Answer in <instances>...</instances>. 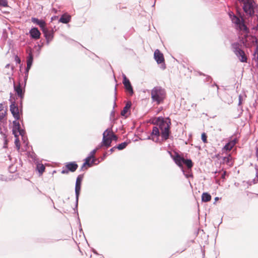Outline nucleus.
Returning <instances> with one entry per match:
<instances>
[{"instance_id": "nucleus-1", "label": "nucleus", "mask_w": 258, "mask_h": 258, "mask_svg": "<svg viewBox=\"0 0 258 258\" xmlns=\"http://www.w3.org/2000/svg\"><path fill=\"white\" fill-rule=\"evenodd\" d=\"M228 15L239 34L243 35L238 37L239 42L245 47H250L254 45L256 47L258 46V40L256 36L250 34V29L241 14H240L239 16H237L230 11L228 13Z\"/></svg>"}, {"instance_id": "nucleus-2", "label": "nucleus", "mask_w": 258, "mask_h": 258, "mask_svg": "<svg viewBox=\"0 0 258 258\" xmlns=\"http://www.w3.org/2000/svg\"><path fill=\"white\" fill-rule=\"evenodd\" d=\"M240 3H243L242 9L246 16L252 17L255 13L258 12V6L251 0H236Z\"/></svg>"}, {"instance_id": "nucleus-3", "label": "nucleus", "mask_w": 258, "mask_h": 258, "mask_svg": "<svg viewBox=\"0 0 258 258\" xmlns=\"http://www.w3.org/2000/svg\"><path fill=\"white\" fill-rule=\"evenodd\" d=\"M151 98L157 104L161 103L165 98V90L160 86H156L153 88L151 91Z\"/></svg>"}, {"instance_id": "nucleus-4", "label": "nucleus", "mask_w": 258, "mask_h": 258, "mask_svg": "<svg viewBox=\"0 0 258 258\" xmlns=\"http://www.w3.org/2000/svg\"><path fill=\"white\" fill-rule=\"evenodd\" d=\"M11 111L12 112V115L15 119V120L13 121L12 134L15 138L14 143L17 150L19 151L21 147L20 142L19 138V135L15 133L16 131H18L19 128V122L18 120H19V117L18 115L17 112H14L13 110Z\"/></svg>"}, {"instance_id": "nucleus-5", "label": "nucleus", "mask_w": 258, "mask_h": 258, "mask_svg": "<svg viewBox=\"0 0 258 258\" xmlns=\"http://www.w3.org/2000/svg\"><path fill=\"white\" fill-rule=\"evenodd\" d=\"M238 42H234L231 44L233 51L238 58L239 61L242 62H246L247 58L244 51L240 48L241 46Z\"/></svg>"}, {"instance_id": "nucleus-6", "label": "nucleus", "mask_w": 258, "mask_h": 258, "mask_svg": "<svg viewBox=\"0 0 258 258\" xmlns=\"http://www.w3.org/2000/svg\"><path fill=\"white\" fill-rule=\"evenodd\" d=\"M26 62L27 66L25 69V75L24 77V88L26 87V85L27 81L28 78L29 72L31 69L33 62V54L31 50L28 52V55L26 57Z\"/></svg>"}, {"instance_id": "nucleus-7", "label": "nucleus", "mask_w": 258, "mask_h": 258, "mask_svg": "<svg viewBox=\"0 0 258 258\" xmlns=\"http://www.w3.org/2000/svg\"><path fill=\"white\" fill-rule=\"evenodd\" d=\"M23 100L20 99L19 101V105H18L15 102V100H12L11 99H9V101L10 102L11 104L10 106V110L12 114V112L11 110H14V112L17 113L19 117V119H20V115L23 114Z\"/></svg>"}, {"instance_id": "nucleus-8", "label": "nucleus", "mask_w": 258, "mask_h": 258, "mask_svg": "<svg viewBox=\"0 0 258 258\" xmlns=\"http://www.w3.org/2000/svg\"><path fill=\"white\" fill-rule=\"evenodd\" d=\"M122 84L124 85L125 90L130 96H132L134 94V91L133 89V86L130 81V80L126 77V75L122 73Z\"/></svg>"}, {"instance_id": "nucleus-9", "label": "nucleus", "mask_w": 258, "mask_h": 258, "mask_svg": "<svg viewBox=\"0 0 258 258\" xmlns=\"http://www.w3.org/2000/svg\"><path fill=\"white\" fill-rule=\"evenodd\" d=\"M154 58L158 64H161L160 68L162 70L166 69L164 55L159 49H157L154 51Z\"/></svg>"}, {"instance_id": "nucleus-10", "label": "nucleus", "mask_w": 258, "mask_h": 258, "mask_svg": "<svg viewBox=\"0 0 258 258\" xmlns=\"http://www.w3.org/2000/svg\"><path fill=\"white\" fill-rule=\"evenodd\" d=\"M78 168V165L75 161L66 162L65 163V169H63L61 173L62 174H68L69 172H74Z\"/></svg>"}, {"instance_id": "nucleus-11", "label": "nucleus", "mask_w": 258, "mask_h": 258, "mask_svg": "<svg viewBox=\"0 0 258 258\" xmlns=\"http://www.w3.org/2000/svg\"><path fill=\"white\" fill-rule=\"evenodd\" d=\"M112 126L110 128H107L103 133V138L102 144H104V147L107 149L111 146V140L108 137L110 132H112Z\"/></svg>"}, {"instance_id": "nucleus-12", "label": "nucleus", "mask_w": 258, "mask_h": 258, "mask_svg": "<svg viewBox=\"0 0 258 258\" xmlns=\"http://www.w3.org/2000/svg\"><path fill=\"white\" fill-rule=\"evenodd\" d=\"M13 87L16 94L18 96V97L20 98V99H21V100L23 99L24 98V94L25 92V87L24 88V83H23V87H22L20 82L17 85L16 84L15 81H14Z\"/></svg>"}, {"instance_id": "nucleus-13", "label": "nucleus", "mask_w": 258, "mask_h": 258, "mask_svg": "<svg viewBox=\"0 0 258 258\" xmlns=\"http://www.w3.org/2000/svg\"><path fill=\"white\" fill-rule=\"evenodd\" d=\"M171 123V121L168 122V124L166 125V127L161 130L160 136L161 137L162 142H164L169 138V136L171 134L170 126Z\"/></svg>"}, {"instance_id": "nucleus-14", "label": "nucleus", "mask_w": 258, "mask_h": 258, "mask_svg": "<svg viewBox=\"0 0 258 258\" xmlns=\"http://www.w3.org/2000/svg\"><path fill=\"white\" fill-rule=\"evenodd\" d=\"M54 30L53 28L50 29L47 27V29L42 32L44 37L45 38L47 45H49L50 42L53 40L54 35Z\"/></svg>"}, {"instance_id": "nucleus-15", "label": "nucleus", "mask_w": 258, "mask_h": 258, "mask_svg": "<svg viewBox=\"0 0 258 258\" xmlns=\"http://www.w3.org/2000/svg\"><path fill=\"white\" fill-rule=\"evenodd\" d=\"M29 34L31 39L37 40L40 38L41 33L38 28L32 27L29 31Z\"/></svg>"}, {"instance_id": "nucleus-16", "label": "nucleus", "mask_w": 258, "mask_h": 258, "mask_svg": "<svg viewBox=\"0 0 258 258\" xmlns=\"http://www.w3.org/2000/svg\"><path fill=\"white\" fill-rule=\"evenodd\" d=\"M83 177H84V174H82L79 175L76 178L75 187V195H80L82 182Z\"/></svg>"}, {"instance_id": "nucleus-17", "label": "nucleus", "mask_w": 258, "mask_h": 258, "mask_svg": "<svg viewBox=\"0 0 258 258\" xmlns=\"http://www.w3.org/2000/svg\"><path fill=\"white\" fill-rule=\"evenodd\" d=\"M157 120L159 121L157 124V126L160 130L166 127V125L168 124V122L171 121L169 117H167L165 118L161 116L157 117Z\"/></svg>"}, {"instance_id": "nucleus-18", "label": "nucleus", "mask_w": 258, "mask_h": 258, "mask_svg": "<svg viewBox=\"0 0 258 258\" xmlns=\"http://www.w3.org/2000/svg\"><path fill=\"white\" fill-rule=\"evenodd\" d=\"M31 21L33 23L38 25L40 28V29L41 30L42 32H43L47 29V27L46 26V22L43 19H39L37 18L32 17Z\"/></svg>"}, {"instance_id": "nucleus-19", "label": "nucleus", "mask_w": 258, "mask_h": 258, "mask_svg": "<svg viewBox=\"0 0 258 258\" xmlns=\"http://www.w3.org/2000/svg\"><path fill=\"white\" fill-rule=\"evenodd\" d=\"M237 141L238 140L236 138L232 139V137H231L228 142L224 146L222 150L224 151H231Z\"/></svg>"}, {"instance_id": "nucleus-20", "label": "nucleus", "mask_w": 258, "mask_h": 258, "mask_svg": "<svg viewBox=\"0 0 258 258\" xmlns=\"http://www.w3.org/2000/svg\"><path fill=\"white\" fill-rule=\"evenodd\" d=\"M172 159L175 164L180 167V169L183 168L182 164L184 163L185 159L178 154H176Z\"/></svg>"}, {"instance_id": "nucleus-21", "label": "nucleus", "mask_w": 258, "mask_h": 258, "mask_svg": "<svg viewBox=\"0 0 258 258\" xmlns=\"http://www.w3.org/2000/svg\"><path fill=\"white\" fill-rule=\"evenodd\" d=\"M160 135V133L159 132V128L157 126H154L153 127L152 131L151 133L150 136H148V137L146 138L147 140H152L154 141L153 138H151V136H155L157 137V140L155 141V142L157 143L158 142L159 140V137Z\"/></svg>"}, {"instance_id": "nucleus-22", "label": "nucleus", "mask_w": 258, "mask_h": 258, "mask_svg": "<svg viewBox=\"0 0 258 258\" xmlns=\"http://www.w3.org/2000/svg\"><path fill=\"white\" fill-rule=\"evenodd\" d=\"M132 106V102L131 101L127 102L124 107L123 108L122 110L121 111V115L123 116H125V117H127L128 115L130 114V108Z\"/></svg>"}, {"instance_id": "nucleus-23", "label": "nucleus", "mask_w": 258, "mask_h": 258, "mask_svg": "<svg viewBox=\"0 0 258 258\" xmlns=\"http://www.w3.org/2000/svg\"><path fill=\"white\" fill-rule=\"evenodd\" d=\"M71 15L68 13H64L60 16L59 19L58 20V22L63 24H68L71 21Z\"/></svg>"}, {"instance_id": "nucleus-24", "label": "nucleus", "mask_w": 258, "mask_h": 258, "mask_svg": "<svg viewBox=\"0 0 258 258\" xmlns=\"http://www.w3.org/2000/svg\"><path fill=\"white\" fill-rule=\"evenodd\" d=\"M35 164L36 165V170L38 172L39 176H41L45 170V166L43 164L40 163L39 161H36Z\"/></svg>"}, {"instance_id": "nucleus-25", "label": "nucleus", "mask_w": 258, "mask_h": 258, "mask_svg": "<svg viewBox=\"0 0 258 258\" xmlns=\"http://www.w3.org/2000/svg\"><path fill=\"white\" fill-rule=\"evenodd\" d=\"M96 160V159H91L87 156L85 159H84V163H87L86 165L87 167H91L93 166V164H97L99 163V161H98L97 163L95 164V162Z\"/></svg>"}, {"instance_id": "nucleus-26", "label": "nucleus", "mask_w": 258, "mask_h": 258, "mask_svg": "<svg viewBox=\"0 0 258 258\" xmlns=\"http://www.w3.org/2000/svg\"><path fill=\"white\" fill-rule=\"evenodd\" d=\"M202 202L206 203L210 201L212 199V197L211 195L207 192H204L202 194Z\"/></svg>"}, {"instance_id": "nucleus-27", "label": "nucleus", "mask_w": 258, "mask_h": 258, "mask_svg": "<svg viewBox=\"0 0 258 258\" xmlns=\"http://www.w3.org/2000/svg\"><path fill=\"white\" fill-rule=\"evenodd\" d=\"M130 143V140H127L115 146V148H117V149L118 150H122L124 149Z\"/></svg>"}, {"instance_id": "nucleus-28", "label": "nucleus", "mask_w": 258, "mask_h": 258, "mask_svg": "<svg viewBox=\"0 0 258 258\" xmlns=\"http://www.w3.org/2000/svg\"><path fill=\"white\" fill-rule=\"evenodd\" d=\"M253 58L252 59L254 60L255 62V67L258 69V46H257L256 47H255V49L254 51L253 54Z\"/></svg>"}, {"instance_id": "nucleus-29", "label": "nucleus", "mask_w": 258, "mask_h": 258, "mask_svg": "<svg viewBox=\"0 0 258 258\" xmlns=\"http://www.w3.org/2000/svg\"><path fill=\"white\" fill-rule=\"evenodd\" d=\"M116 91H116V85L115 87V89H114V101L113 108V110L111 111V112L110 113L111 117H114L115 115V111H114V108L115 106H116V95H117Z\"/></svg>"}, {"instance_id": "nucleus-30", "label": "nucleus", "mask_w": 258, "mask_h": 258, "mask_svg": "<svg viewBox=\"0 0 258 258\" xmlns=\"http://www.w3.org/2000/svg\"><path fill=\"white\" fill-rule=\"evenodd\" d=\"M80 195H75L76 201H75V208H73L75 213L77 214V215L78 216V203H79V199Z\"/></svg>"}, {"instance_id": "nucleus-31", "label": "nucleus", "mask_w": 258, "mask_h": 258, "mask_svg": "<svg viewBox=\"0 0 258 258\" xmlns=\"http://www.w3.org/2000/svg\"><path fill=\"white\" fill-rule=\"evenodd\" d=\"M16 133L18 134L19 136H21V138H23V136L26 135V131L24 129L21 128L20 124L19 123V128L18 131H16Z\"/></svg>"}, {"instance_id": "nucleus-32", "label": "nucleus", "mask_w": 258, "mask_h": 258, "mask_svg": "<svg viewBox=\"0 0 258 258\" xmlns=\"http://www.w3.org/2000/svg\"><path fill=\"white\" fill-rule=\"evenodd\" d=\"M184 164L190 169H191L194 166V163L190 159H185Z\"/></svg>"}, {"instance_id": "nucleus-33", "label": "nucleus", "mask_w": 258, "mask_h": 258, "mask_svg": "<svg viewBox=\"0 0 258 258\" xmlns=\"http://www.w3.org/2000/svg\"><path fill=\"white\" fill-rule=\"evenodd\" d=\"M108 137L109 138V139H111V142L113 141H114L115 142H117L118 141V138L117 136L115 134H114L112 131L110 132Z\"/></svg>"}, {"instance_id": "nucleus-34", "label": "nucleus", "mask_w": 258, "mask_h": 258, "mask_svg": "<svg viewBox=\"0 0 258 258\" xmlns=\"http://www.w3.org/2000/svg\"><path fill=\"white\" fill-rule=\"evenodd\" d=\"M183 175L185 176V177L187 178L192 177V174L190 170H188L187 171H185L184 169V168L181 169Z\"/></svg>"}, {"instance_id": "nucleus-35", "label": "nucleus", "mask_w": 258, "mask_h": 258, "mask_svg": "<svg viewBox=\"0 0 258 258\" xmlns=\"http://www.w3.org/2000/svg\"><path fill=\"white\" fill-rule=\"evenodd\" d=\"M222 159L223 162H226V163H230L232 159V158L230 155H229L228 156L223 157Z\"/></svg>"}, {"instance_id": "nucleus-36", "label": "nucleus", "mask_w": 258, "mask_h": 258, "mask_svg": "<svg viewBox=\"0 0 258 258\" xmlns=\"http://www.w3.org/2000/svg\"><path fill=\"white\" fill-rule=\"evenodd\" d=\"M7 114V110H5L4 112L2 111V109H0V121L3 122V119L6 116Z\"/></svg>"}, {"instance_id": "nucleus-37", "label": "nucleus", "mask_w": 258, "mask_h": 258, "mask_svg": "<svg viewBox=\"0 0 258 258\" xmlns=\"http://www.w3.org/2000/svg\"><path fill=\"white\" fill-rule=\"evenodd\" d=\"M8 3L7 0H0V7H8Z\"/></svg>"}, {"instance_id": "nucleus-38", "label": "nucleus", "mask_w": 258, "mask_h": 258, "mask_svg": "<svg viewBox=\"0 0 258 258\" xmlns=\"http://www.w3.org/2000/svg\"><path fill=\"white\" fill-rule=\"evenodd\" d=\"M157 119V117H153L150 119L149 122L150 123L155 125V126H157V124L159 121H158Z\"/></svg>"}, {"instance_id": "nucleus-39", "label": "nucleus", "mask_w": 258, "mask_h": 258, "mask_svg": "<svg viewBox=\"0 0 258 258\" xmlns=\"http://www.w3.org/2000/svg\"><path fill=\"white\" fill-rule=\"evenodd\" d=\"M207 136L205 133H203L201 135V139L204 143L208 142L207 141Z\"/></svg>"}, {"instance_id": "nucleus-40", "label": "nucleus", "mask_w": 258, "mask_h": 258, "mask_svg": "<svg viewBox=\"0 0 258 258\" xmlns=\"http://www.w3.org/2000/svg\"><path fill=\"white\" fill-rule=\"evenodd\" d=\"M96 151H97V149H94V150H93L92 151L90 152V153L88 155V157H89V158H91V159H95L94 156V155Z\"/></svg>"}, {"instance_id": "nucleus-41", "label": "nucleus", "mask_w": 258, "mask_h": 258, "mask_svg": "<svg viewBox=\"0 0 258 258\" xmlns=\"http://www.w3.org/2000/svg\"><path fill=\"white\" fill-rule=\"evenodd\" d=\"M30 158L33 160L34 162L35 163L36 161H39L37 158V155L35 153H33L32 155L30 156Z\"/></svg>"}, {"instance_id": "nucleus-42", "label": "nucleus", "mask_w": 258, "mask_h": 258, "mask_svg": "<svg viewBox=\"0 0 258 258\" xmlns=\"http://www.w3.org/2000/svg\"><path fill=\"white\" fill-rule=\"evenodd\" d=\"M15 61L17 64H20L21 62V60L20 57H19L17 55L15 56Z\"/></svg>"}, {"instance_id": "nucleus-43", "label": "nucleus", "mask_w": 258, "mask_h": 258, "mask_svg": "<svg viewBox=\"0 0 258 258\" xmlns=\"http://www.w3.org/2000/svg\"><path fill=\"white\" fill-rule=\"evenodd\" d=\"M255 176L256 178H254L252 181L253 184H255L258 182V170H256Z\"/></svg>"}, {"instance_id": "nucleus-44", "label": "nucleus", "mask_w": 258, "mask_h": 258, "mask_svg": "<svg viewBox=\"0 0 258 258\" xmlns=\"http://www.w3.org/2000/svg\"><path fill=\"white\" fill-rule=\"evenodd\" d=\"M22 140L24 143L26 144V145L27 146L28 144V138L26 135L23 136V138H22Z\"/></svg>"}, {"instance_id": "nucleus-45", "label": "nucleus", "mask_w": 258, "mask_h": 258, "mask_svg": "<svg viewBox=\"0 0 258 258\" xmlns=\"http://www.w3.org/2000/svg\"><path fill=\"white\" fill-rule=\"evenodd\" d=\"M242 103V97L241 95L239 96L238 97V106H240Z\"/></svg>"}, {"instance_id": "nucleus-46", "label": "nucleus", "mask_w": 258, "mask_h": 258, "mask_svg": "<svg viewBox=\"0 0 258 258\" xmlns=\"http://www.w3.org/2000/svg\"><path fill=\"white\" fill-rule=\"evenodd\" d=\"M206 81L209 82L211 83L212 81V77L210 76H206Z\"/></svg>"}, {"instance_id": "nucleus-47", "label": "nucleus", "mask_w": 258, "mask_h": 258, "mask_svg": "<svg viewBox=\"0 0 258 258\" xmlns=\"http://www.w3.org/2000/svg\"><path fill=\"white\" fill-rule=\"evenodd\" d=\"M103 146H104V144H102V142L98 145V146L95 148V149H97V151L98 150H99V149L101 148L102 147H103Z\"/></svg>"}, {"instance_id": "nucleus-48", "label": "nucleus", "mask_w": 258, "mask_h": 258, "mask_svg": "<svg viewBox=\"0 0 258 258\" xmlns=\"http://www.w3.org/2000/svg\"><path fill=\"white\" fill-rule=\"evenodd\" d=\"M0 180L6 181L7 180V178H6L3 175L0 174Z\"/></svg>"}, {"instance_id": "nucleus-49", "label": "nucleus", "mask_w": 258, "mask_h": 258, "mask_svg": "<svg viewBox=\"0 0 258 258\" xmlns=\"http://www.w3.org/2000/svg\"><path fill=\"white\" fill-rule=\"evenodd\" d=\"M226 174H227V172H226V171H224V172L222 173V175H221V178L222 179H225V176H226Z\"/></svg>"}, {"instance_id": "nucleus-50", "label": "nucleus", "mask_w": 258, "mask_h": 258, "mask_svg": "<svg viewBox=\"0 0 258 258\" xmlns=\"http://www.w3.org/2000/svg\"><path fill=\"white\" fill-rule=\"evenodd\" d=\"M107 153L106 152L104 153L103 155V156L101 157V160H104L107 157Z\"/></svg>"}, {"instance_id": "nucleus-51", "label": "nucleus", "mask_w": 258, "mask_h": 258, "mask_svg": "<svg viewBox=\"0 0 258 258\" xmlns=\"http://www.w3.org/2000/svg\"><path fill=\"white\" fill-rule=\"evenodd\" d=\"M78 217V222L79 223V226H80V231H82V228L81 227V222H80V218H79V215L77 216Z\"/></svg>"}, {"instance_id": "nucleus-52", "label": "nucleus", "mask_w": 258, "mask_h": 258, "mask_svg": "<svg viewBox=\"0 0 258 258\" xmlns=\"http://www.w3.org/2000/svg\"><path fill=\"white\" fill-rule=\"evenodd\" d=\"M117 149V148H115V146H114L113 147L111 148L110 150H109V152H110V153L111 154L112 153H113L114 150Z\"/></svg>"}, {"instance_id": "nucleus-53", "label": "nucleus", "mask_w": 258, "mask_h": 258, "mask_svg": "<svg viewBox=\"0 0 258 258\" xmlns=\"http://www.w3.org/2000/svg\"><path fill=\"white\" fill-rule=\"evenodd\" d=\"M87 163H83L81 167V169H80V171H82L84 170V168L85 167V166H87L86 165Z\"/></svg>"}, {"instance_id": "nucleus-54", "label": "nucleus", "mask_w": 258, "mask_h": 258, "mask_svg": "<svg viewBox=\"0 0 258 258\" xmlns=\"http://www.w3.org/2000/svg\"><path fill=\"white\" fill-rule=\"evenodd\" d=\"M92 251L96 255H99V253L95 249H92Z\"/></svg>"}, {"instance_id": "nucleus-55", "label": "nucleus", "mask_w": 258, "mask_h": 258, "mask_svg": "<svg viewBox=\"0 0 258 258\" xmlns=\"http://www.w3.org/2000/svg\"><path fill=\"white\" fill-rule=\"evenodd\" d=\"M4 108V105L3 103H0V109H2V111L3 110Z\"/></svg>"}, {"instance_id": "nucleus-56", "label": "nucleus", "mask_w": 258, "mask_h": 258, "mask_svg": "<svg viewBox=\"0 0 258 258\" xmlns=\"http://www.w3.org/2000/svg\"><path fill=\"white\" fill-rule=\"evenodd\" d=\"M255 156L258 158V147L256 149Z\"/></svg>"}, {"instance_id": "nucleus-57", "label": "nucleus", "mask_w": 258, "mask_h": 258, "mask_svg": "<svg viewBox=\"0 0 258 258\" xmlns=\"http://www.w3.org/2000/svg\"><path fill=\"white\" fill-rule=\"evenodd\" d=\"M197 107V104H195V103H193L192 105H191V107H192L194 109H195Z\"/></svg>"}, {"instance_id": "nucleus-58", "label": "nucleus", "mask_w": 258, "mask_h": 258, "mask_svg": "<svg viewBox=\"0 0 258 258\" xmlns=\"http://www.w3.org/2000/svg\"><path fill=\"white\" fill-rule=\"evenodd\" d=\"M199 75H200V76H206V75H205V74H204V73H202V72H199Z\"/></svg>"}, {"instance_id": "nucleus-59", "label": "nucleus", "mask_w": 258, "mask_h": 258, "mask_svg": "<svg viewBox=\"0 0 258 258\" xmlns=\"http://www.w3.org/2000/svg\"><path fill=\"white\" fill-rule=\"evenodd\" d=\"M214 200H215V202H214V204H215V203L219 200V198L215 197Z\"/></svg>"}, {"instance_id": "nucleus-60", "label": "nucleus", "mask_w": 258, "mask_h": 258, "mask_svg": "<svg viewBox=\"0 0 258 258\" xmlns=\"http://www.w3.org/2000/svg\"><path fill=\"white\" fill-rule=\"evenodd\" d=\"M43 46V43H42L40 45L38 44L39 48L40 49Z\"/></svg>"}, {"instance_id": "nucleus-61", "label": "nucleus", "mask_w": 258, "mask_h": 258, "mask_svg": "<svg viewBox=\"0 0 258 258\" xmlns=\"http://www.w3.org/2000/svg\"><path fill=\"white\" fill-rule=\"evenodd\" d=\"M57 16H53L51 18V21L53 20L54 19H55L56 18H57Z\"/></svg>"}, {"instance_id": "nucleus-62", "label": "nucleus", "mask_w": 258, "mask_h": 258, "mask_svg": "<svg viewBox=\"0 0 258 258\" xmlns=\"http://www.w3.org/2000/svg\"><path fill=\"white\" fill-rule=\"evenodd\" d=\"M212 86L214 87V86H216L217 87V89H219V86L218 85H217L216 84L214 83L213 85H212Z\"/></svg>"}, {"instance_id": "nucleus-63", "label": "nucleus", "mask_w": 258, "mask_h": 258, "mask_svg": "<svg viewBox=\"0 0 258 258\" xmlns=\"http://www.w3.org/2000/svg\"><path fill=\"white\" fill-rule=\"evenodd\" d=\"M10 66V64L8 63V64H6L5 68H9Z\"/></svg>"}, {"instance_id": "nucleus-64", "label": "nucleus", "mask_w": 258, "mask_h": 258, "mask_svg": "<svg viewBox=\"0 0 258 258\" xmlns=\"http://www.w3.org/2000/svg\"><path fill=\"white\" fill-rule=\"evenodd\" d=\"M20 71H21V68H22L23 64L20 63Z\"/></svg>"}]
</instances>
